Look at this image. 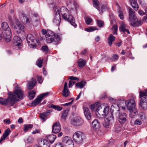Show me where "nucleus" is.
I'll return each instance as SVG.
<instances>
[{"label": "nucleus", "instance_id": "5", "mask_svg": "<svg viewBox=\"0 0 147 147\" xmlns=\"http://www.w3.org/2000/svg\"><path fill=\"white\" fill-rule=\"evenodd\" d=\"M129 20L130 25L133 26H138L141 24V21H138L135 15L134 11L131 8H129Z\"/></svg>", "mask_w": 147, "mask_h": 147}, {"label": "nucleus", "instance_id": "4", "mask_svg": "<svg viewBox=\"0 0 147 147\" xmlns=\"http://www.w3.org/2000/svg\"><path fill=\"white\" fill-rule=\"evenodd\" d=\"M1 27L4 40L7 42H10L11 40L12 33L7 23L6 22H3Z\"/></svg>", "mask_w": 147, "mask_h": 147}, {"label": "nucleus", "instance_id": "56", "mask_svg": "<svg viewBox=\"0 0 147 147\" xmlns=\"http://www.w3.org/2000/svg\"><path fill=\"white\" fill-rule=\"evenodd\" d=\"M75 83V82H74L73 81H69V87L71 88V86H73L74 85Z\"/></svg>", "mask_w": 147, "mask_h": 147}, {"label": "nucleus", "instance_id": "14", "mask_svg": "<svg viewBox=\"0 0 147 147\" xmlns=\"http://www.w3.org/2000/svg\"><path fill=\"white\" fill-rule=\"evenodd\" d=\"M55 11L56 13L53 22L56 25H58L59 24L61 21L60 11L59 9H56Z\"/></svg>", "mask_w": 147, "mask_h": 147}, {"label": "nucleus", "instance_id": "55", "mask_svg": "<svg viewBox=\"0 0 147 147\" xmlns=\"http://www.w3.org/2000/svg\"><path fill=\"white\" fill-rule=\"evenodd\" d=\"M134 124L135 125H141L142 124V122L140 120L137 119L134 122Z\"/></svg>", "mask_w": 147, "mask_h": 147}, {"label": "nucleus", "instance_id": "16", "mask_svg": "<svg viewBox=\"0 0 147 147\" xmlns=\"http://www.w3.org/2000/svg\"><path fill=\"white\" fill-rule=\"evenodd\" d=\"M100 126L99 121L97 119L94 120L92 123V127L94 130L98 129L100 127Z\"/></svg>", "mask_w": 147, "mask_h": 147}, {"label": "nucleus", "instance_id": "30", "mask_svg": "<svg viewBox=\"0 0 147 147\" xmlns=\"http://www.w3.org/2000/svg\"><path fill=\"white\" fill-rule=\"evenodd\" d=\"M103 110H102V112L101 113V115L103 116H106L108 114L109 110V107L108 106H107L105 107H103Z\"/></svg>", "mask_w": 147, "mask_h": 147}, {"label": "nucleus", "instance_id": "9", "mask_svg": "<svg viewBox=\"0 0 147 147\" xmlns=\"http://www.w3.org/2000/svg\"><path fill=\"white\" fill-rule=\"evenodd\" d=\"M117 108L116 110L117 112L116 114L118 115L117 120L121 124H123L125 123L127 121V115L125 113H121L119 111V109L118 105L117 106Z\"/></svg>", "mask_w": 147, "mask_h": 147}, {"label": "nucleus", "instance_id": "25", "mask_svg": "<svg viewBox=\"0 0 147 147\" xmlns=\"http://www.w3.org/2000/svg\"><path fill=\"white\" fill-rule=\"evenodd\" d=\"M47 107L49 108H52L59 111H61L63 109L62 107H60L58 105H55L51 104H49L47 105Z\"/></svg>", "mask_w": 147, "mask_h": 147}, {"label": "nucleus", "instance_id": "37", "mask_svg": "<svg viewBox=\"0 0 147 147\" xmlns=\"http://www.w3.org/2000/svg\"><path fill=\"white\" fill-rule=\"evenodd\" d=\"M118 16L119 18L121 20H123L124 18V16L123 14V11L121 10L120 8H119V10L118 11Z\"/></svg>", "mask_w": 147, "mask_h": 147}, {"label": "nucleus", "instance_id": "2", "mask_svg": "<svg viewBox=\"0 0 147 147\" xmlns=\"http://www.w3.org/2000/svg\"><path fill=\"white\" fill-rule=\"evenodd\" d=\"M63 18L65 21L69 22L75 28L77 26L74 18L71 14H69L68 10L65 7H61L60 12Z\"/></svg>", "mask_w": 147, "mask_h": 147}, {"label": "nucleus", "instance_id": "61", "mask_svg": "<svg viewBox=\"0 0 147 147\" xmlns=\"http://www.w3.org/2000/svg\"><path fill=\"white\" fill-rule=\"evenodd\" d=\"M2 39L4 40V38L3 37V34H2V32L0 30V41H2Z\"/></svg>", "mask_w": 147, "mask_h": 147}, {"label": "nucleus", "instance_id": "18", "mask_svg": "<svg viewBox=\"0 0 147 147\" xmlns=\"http://www.w3.org/2000/svg\"><path fill=\"white\" fill-rule=\"evenodd\" d=\"M70 92L68 88L67 84L66 82H65L63 90L62 91L63 96L67 97L69 96Z\"/></svg>", "mask_w": 147, "mask_h": 147}, {"label": "nucleus", "instance_id": "10", "mask_svg": "<svg viewBox=\"0 0 147 147\" xmlns=\"http://www.w3.org/2000/svg\"><path fill=\"white\" fill-rule=\"evenodd\" d=\"M26 40L30 47L32 48L36 47L37 45L35 42H36V40L33 35L30 34H28L26 37Z\"/></svg>", "mask_w": 147, "mask_h": 147}, {"label": "nucleus", "instance_id": "34", "mask_svg": "<svg viewBox=\"0 0 147 147\" xmlns=\"http://www.w3.org/2000/svg\"><path fill=\"white\" fill-rule=\"evenodd\" d=\"M24 130L25 132L32 128L33 127V125L31 124H25L24 125Z\"/></svg>", "mask_w": 147, "mask_h": 147}, {"label": "nucleus", "instance_id": "48", "mask_svg": "<svg viewBox=\"0 0 147 147\" xmlns=\"http://www.w3.org/2000/svg\"><path fill=\"white\" fill-rule=\"evenodd\" d=\"M112 60L113 61H115L118 59L119 56L118 55L114 54L112 56Z\"/></svg>", "mask_w": 147, "mask_h": 147}, {"label": "nucleus", "instance_id": "8", "mask_svg": "<svg viewBox=\"0 0 147 147\" xmlns=\"http://www.w3.org/2000/svg\"><path fill=\"white\" fill-rule=\"evenodd\" d=\"M85 138V134L80 131L76 132L73 136V139L74 142L79 144H82Z\"/></svg>", "mask_w": 147, "mask_h": 147}, {"label": "nucleus", "instance_id": "29", "mask_svg": "<svg viewBox=\"0 0 147 147\" xmlns=\"http://www.w3.org/2000/svg\"><path fill=\"white\" fill-rule=\"evenodd\" d=\"M86 82L85 81H82L80 82L76 83L75 86L77 88H82L86 85Z\"/></svg>", "mask_w": 147, "mask_h": 147}, {"label": "nucleus", "instance_id": "52", "mask_svg": "<svg viewBox=\"0 0 147 147\" xmlns=\"http://www.w3.org/2000/svg\"><path fill=\"white\" fill-rule=\"evenodd\" d=\"M49 31L51 30H46L43 29L41 31V33L42 34L44 35L46 34V35H47Z\"/></svg>", "mask_w": 147, "mask_h": 147}, {"label": "nucleus", "instance_id": "54", "mask_svg": "<svg viewBox=\"0 0 147 147\" xmlns=\"http://www.w3.org/2000/svg\"><path fill=\"white\" fill-rule=\"evenodd\" d=\"M26 141L29 143H32L33 141V139L31 137H29Z\"/></svg>", "mask_w": 147, "mask_h": 147}, {"label": "nucleus", "instance_id": "50", "mask_svg": "<svg viewBox=\"0 0 147 147\" xmlns=\"http://www.w3.org/2000/svg\"><path fill=\"white\" fill-rule=\"evenodd\" d=\"M41 49L44 52L47 51L49 50L48 47L46 45L42 46Z\"/></svg>", "mask_w": 147, "mask_h": 147}, {"label": "nucleus", "instance_id": "24", "mask_svg": "<svg viewBox=\"0 0 147 147\" xmlns=\"http://www.w3.org/2000/svg\"><path fill=\"white\" fill-rule=\"evenodd\" d=\"M130 4L135 10H137L138 8V5L136 0H129Z\"/></svg>", "mask_w": 147, "mask_h": 147}, {"label": "nucleus", "instance_id": "23", "mask_svg": "<svg viewBox=\"0 0 147 147\" xmlns=\"http://www.w3.org/2000/svg\"><path fill=\"white\" fill-rule=\"evenodd\" d=\"M56 138V136L53 134L47 135L46 136L47 140L51 144H52L54 142Z\"/></svg>", "mask_w": 147, "mask_h": 147}, {"label": "nucleus", "instance_id": "57", "mask_svg": "<svg viewBox=\"0 0 147 147\" xmlns=\"http://www.w3.org/2000/svg\"><path fill=\"white\" fill-rule=\"evenodd\" d=\"M69 79H70L71 80H76L77 81H78L79 79L78 78L74 77L73 76H70L69 78Z\"/></svg>", "mask_w": 147, "mask_h": 147}, {"label": "nucleus", "instance_id": "42", "mask_svg": "<svg viewBox=\"0 0 147 147\" xmlns=\"http://www.w3.org/2000/svg\"><path fill=\"white\" fill-rule=\"evenodd\" d=\"M40 116L41 119L43 120L44 121H45V119L47 117V115L44 112L42 113H40Z\"/></svg>", "mask_w": 147, "mask_h": 147}, {"label": "nucleus", "instance_id": "39", "mask_svg": "<svg viewBox=\"0 0 147 147\" xmlns=\"http://www.w3.org/2000/svg\"><path fill=\"white\" fill-rule=\"evenodd\" d=\"M42 59L40 58L38 59L36 62V65L39 67L41 68L42 67Z\"/></svg>", "mask_w": 147, "mask_h": 147}, {"label": "nucleus", "instance_id": "7", "mask_svg": "<svg viewBox=\"0 0 147 147\" xmlns=\"http://www.w3.org/2000/svg\"><path fill=\"white\" fill-rule=\"evenodd\" d=\"M14 26V30L19 36L25 35L24 26L17 19H15Z\"/></svg>", "mask_w": 147, "mask_h": 147}, {"label": "nucleus", "instance_id": "46", "mask_svg": "<svg viewBox=\"0 0 147 147\" xmlns=\"http://www.w3.org/2000/svg\"><path fill=\"white\" fill-rule=\"evenodd\" d=\"M49 94V92H47L46 93L41 94L38 96L40 97V99L42 100L43 98L45 97H47V96H48Z\"/></svg>", "mask_w": 147, "mask_h": 147}, {"label": "nucleus", "instance_id": "41", "mask_svg": "<svg viewBox=\"0 0 147 147\" xmlns=\"http://www.w3.org/2000/svg\"><path fill=\"white\" fill-rule=\"evenodd\" d=\"M147 96V92L140 91V92L139 96L140 98H142V97H144V96Z\"/></svg>", "mask_w": 147, "mask_h": 147}, {"label": "nucleus", "instance_id": "19", "mask_svg": "<svg viewBox=\"0 0 147 147\" xmlns=\"http://www.w3.org/2000/svg\"><path fill=\"white\" fill-rule=\"evenodd\" d=\"M104 106L103 105H100V103L98 102L97 105V107L98 108L96 109L97 111L96 113V115L98 117H100L101 116V113L102 112L103 108Z\"/></svg>", "mask_w": 147, "mask_h": 147}, {"label": "nucleus", "instance_id": "31", "mask_svg": "<svg viewBox=\"0 0 147 147\" xmlns=\"http://www.w3.org/2000/svg\"><path fill=\"white\" fill-rule=\"evenodd\" d=\"M86 61L82 59H80L78 61V65L80 67H83L86 65Z\"/></svg>", "mask_w": 147, "mask_h": 147}, {"label": "nucleus", "instance_id": "27", "mask_svg": "<svg viewBox=\"0 0 147 147\" xmlns=\"http://www.w3.org/2000/svg\"><path fill=\"white\" fill-rule=\"evenodd\" d=\"M42 100L38 96L32 102L31 105L32 107H35L38 104L40 103L41 101Z\"/></svg>", "mask_w": 147, "mask_h": 147}, {"label": "nucleus", "instance_id": "13", "mask_svg": "<svg viewBox=\"0 0 147 147\" xmlns=\"http://www.w3.org/2000/svg\"><path fill=\"white\" fill-rule=\"evenodd\" d=\"M111 112L110 113L106 115L107 117L105 118V119L107 121H109L111 123H112L113 120V113L114 111H116V108H114L113 106L112 107V106L111 107Z\"/></svg>", "mask_w": 147, "mask_h": 147}, {"label": "nucleus", "instance_id": "58", "mask_svg": "<svg viewBox=\"0 0 147 147\" xmlns=\"http://www.w3.org/2000/svg\"><path fill=\"white\" fill-rule=\"evenodd\" d=\"M30 82L32 84H34L35 85L37 82L36 80L35 79L33 78H32L31 80V82Z\"/></svg>", "mask_w": 147, "mask_h": 147}, {"label": "nucleus", "instance_id": "40", "mask_svg": "<svg viewBox=\"0 0 147 147\" xmlns=\"http://www.w3.org/2000/svg\"><path fill=\"white\" fill-rule=\"evenodd\" d=\"M98 30L95 27L90 26L88 28L85 29V30L88 32L93 31L95 30Z\"/></svg>", "mask_w": 147, "mask_h": 147}, {"label": "nucleus", "instance_id": "53", "mask_svg": "<svg viewBox=\"0 0 147 147\" xmlns=\"http://www.w3.org/2000/svg\"><path fill=\"white\" fill-rule=\"evenodd\" d=\"M139 1L141 4L147 5V0H139Z\"/></svg>", "mask_w": 147, "mask_h": 147}, {"label": "nucleus", "instance_id": "51", "mask_svg": "<svg viewBox=\"0 0 147 147\" xmlns=\"http://www.w3.org/2000/svg\"><path fill=\"white\" fill-rule=\"evenodd\" d=\"M37 79L38 82L40 84H41L43 81V79L42 77L41 76H38Z\"/></svg>", "mask_w": 147, "mask_h": 147}, {"label": "nucleus", "instance_id": "35", "mask_svg": "<svg viewBox=\"0 0 147 147\" xmlns=\"http://www.w3.org/2000/svg\"><path fill=\"white\" fill-rule=\"evenodd\" d=\"M35 92L34 90L30 91L28 92V96H29V99H32L35 97Z\"/></svg>", "mask_w": 147, "mask_h": 147}, {"label": "nucleus", "instance_id": "44", "mask_svg": "<svg viewBox=\"0 0 147 147\" xmlns=\"http://www.w3.org/2000/svg\"><path fill=\"white\" fill-rule=\"evenodd\" d=\"M105 122L103 124V125L104 127L106 128H108L109 127V126L110 124L112 123H111L109 121H107L105 119Z\"/></svg>", "mask_w": 147, "mask_h": 147}, {"label": "nucleus", "instance_id": "59", "mask_svg": "<svg viewBox=\"0 0 147 147\" xmlns=\"http://www.w3.org/2000/svg\"><path fill=\"white\" fill-rule=\"evenodd\" d=\"M139 14L141 16L146 14L143 11L140 10L138 11Z\"/></svg>", "mask_w": 147, "mask_h": 147}, {"label": "nucleus", "instance_id": "47", "mask_svg": "<svg viewBox=\"0 0 147 147\" xmlns=\"http://www.w3.org/2000/svg\"><path fill=\"white\" fill-rule=\"evenodd\" d=\"M92 19L89 17H86L85 19L86 23L87 25H89L92 22Z\"/></svg>", "mask_w": 147, "mask_h": 147}, {"label": "nucleus", "instance_id": "12", "mask_svg": "<svg viewBox=\"0 0 147 147\" xmlns=\"http://www.w3.org/2000/svg\"><path fill=\"white\" fill-rule=\"evenodd\" d=\"M139 107L143 110H147V99L145 97L141 98L139 103Z\"/></svg>", "mask_w": 147, "mask_h": 147}, {"label": "nucleus", "instance_id": "38", "mask_svg": "<svg viewBox=\"0 0 147 147\" xmlns=\"http://www.w3.org/2000/svg\"><path fill=\"white\" fill-rule=\"evenodd\" d=\"M11 132V131L10 129L8 128L5 131L2 136L6 138L9 136Z\"/></svg>", "mask_w": 147, "mask_h": 147}, {"label": "nucleus", "instance_id": "3", "mask_svg": "<svg viewBox=\"0 0 147 147\" xmlns=\"http://www.w3.org/2000/svg\"><path fill=\"white\" fill-rule=\"evenodd\" d=\"M125 103L128 110L129 111V115L130 117L134 118L138 114V110L135 107V101L133 99H130L125 101Z\"/></svg>", "mask_w": 147, "mask_h": 147}, {"label": "nucleus", "instance_id": "11", "mask_svg": "<svg viewBox=\"0 0 147 147\" xmlns=\"http://www.w3.org/2000/svg\"><path fill=\"white\" fill-rule=\"evenodd\" d=\"M71 124L73 126L79 127L82 125L84 123L83 119L80 117H76L73 118L71 121Z\"/></svg>", "mask_w": 147, "mask_h": 147}, {"label": "nucleus", "instance_id": "64", "mask_svg": "<svg viewBox=\"0 0 147 147\" xmlns=\"http://www.w3.org/2000/svg\"><path fill=\"white\" fill-rule=\"evenodd\" d=\"M101 8L102 9V10H101V11L103 12L102 10H103L105 9V8H107V5H102L101 7Z\"/></svg>", "mask_w": 147, "mask_h": 147}, {"label": "nucleus", "instance_id": "1", "mask_svg": "<svg viewBox=\"0 0 147 147\" xmlns=\"http://www.w3.org/2000/svg\"><path fill=\"white\" fill-rule=\"evenodd\" d=\"M16 89L13 92H9V96L7 98L0 97V104L8 107L13 106L17 101L21 100L24 96L21 89L18 85L16 86Z\"/></svg>", "mask_w": 147, "mask_h": 147}, {"label": "nucleus", "instance_id": "22", "mask_svg": "<svg viewBox=\"0 0 147 147\" xmlns=\"http://www.w3.org/2000/svg\"><path fill=\"white\" fill-rule=\"evenodd\" d=\"M13 42L15 46H19L21 44L22 40L20 37L17 36H15L13 38Z\"/></svg>", "mask_w": 147, "mask_h": 147}, {"label": "nucleus", "instance_id": "15", "mask_svg": "<svg viewBox=\"0 0 147 147\" xmlns=\"http://www.w3.org/2000/svg\"><path fill=\"white\" fill-rule=\"evenodd\" d=\"M52 132L54 134L58 133L61 130V125L59 122L55 123L53 125L52 127Z\"/></svg>", "mask_w": 147, "mask_h": 147}, {"label": "nucleus", "instance_id": "21", "mask_svg": "<svg viewBox=\"0 0 147 147\" xmlns=\"http://www.w3.org/2000/svg\"><path fill=\"white\" fill-rule=\"evenodd\" d=\"M84 113L86 119L89 121L91 117V113L88 108L86 107H84Z\"/></svg>", "mask_w": 147, "mask_h": 147}, {"label": "nucleus", "instance_id": "28", "mask_svg": "<svg viewBox=\"0 0 147 147\" xmlns=\"http://www.w3.org/2000/svg\"><path fill=\"white\" fill-rule=\"evenodd\" d=\"M23 18L22 22L24 24H29L30 22L29 18H28L25 14H22Z\"/></svg>", "mask_w": 147, "mask_h": 147}, {"label": "nucleus", "instance_id": "43", "mask_svg": "<svg viewBox=\"0 0 147 147\" xmlns=\"http://www.w3.org/2000/svg\"><path fill=\"white\" fill-rule=\"evenodd\" d=\"M140 119L144 121L146 119V116L144 113L141 112L139 114Z\"/></svg>", "mask_w": 147, "mask_h": 147}, {"label": "nucleus", "instance_id": "45", "mask_svg": "<svg viewBox=\"0 0 147 147\" xmlns=\"http://www.w3.org/2000/svg\"><path fill=\"white\" fill-rule=\"evenodd\" d=\"M35 86L34 84H32L30 82H29L28 84V88L29 90L32 89Z\"/></svg>", "mask_w": 147, "mask_h": 147}, {"label": "nucleus", "instance_id": "32", "mask_svg": "<svg viewBox=\"0 0 147 147\" xmlns=\"http://www.w3.org/2000/svg\"><path fill=\"white\" fill-rule=\"evenodd\" d=\"M69 111V110L67 109L63 111L62 113L61 118L63 119H65L67 117V115Z\"/></svg>", "mask_w": 147, "mask_h": 147}, {"label": "nucleus", "instance_id": "63", "mask_svg": "<svg viewBox=\"0 0 147 147\" xmlns=\"http://www.w3.org/2000/svg\"><path fill=\"white\" fill-rule=\"evenodd\" d=\"M64 147H74V143L71 144H66V146H64Z\"/></svg>", "mask_w": 147, "mask_h": 147}, {"label": "nucleus", "instance_id": "20", "mask_svg": "<svg viewBox=\"0 0 147 147\" xmlns=\"http://www.w3.org/2000/svg\"><path fill=\"white\" fill-rule=\"evenodd\" d=\"M62 142L64 146H65L66 144H69L74 143L71 139L70 137L67 136L63 138Z\"/></svg>", "mask_w": 147, "mask_h": 147}, {"label": "nucleus", "instance_id": "17", "mask_svg": "<svg viewBox=\"0 0 147 147\" xmlns=\"http://www.w3.org/2000/svg\"><path fill=\"white\" fill-rule=\"evenodd\" d=\"M127 25L123 22H122L119 28V30L121 32L125 33L126 32L128 34H129L130 32L128 29H126Z\"/></svg>", "mask_w": 147, "mask_h": 147}, {"label": "nucleus", "instance_id": "6", "mask_svg": "<svg viewBox=\"0 0 147 147\" xmlns=\"http://www.w3.org/2000/svg\"><path fill=\"white\" fill-rule=\"evenodd\" d=\"M45 36L47 43L53 42L54 44L56 45L60 40V36L52 31H49L47 35H46Z\"/></svg>", "mask_w": 147, "mask_h": 147}, {"label": "nucleus", "instance_id": "49", "mask_svg": "<svg viewBox=\"0 0 147 147\" xmlns=\"http://www.w3.org/2000/svg\"><path fill=\"white\" fill-rule=\"evenodd\" d=\"M97 24L99 27H102L104 26V22L100 20H97Z\"/></svg>", "mask_w": 147, "mask_h": 147}, {"label": "nucleus", "instance_id": "36", "mask_svg": "<svg viewBox=\"0 0 147 147\" xmlns=\"http://www.w3.org/2000/svg\"><path fill=\"white\" fill-rule=\"evenodd\" d=\"M98 102H96L95 104L92 105L90 106V108L91 109L92 111H97L96 109L97 108V105Z\"/></svg>", "mask_w": 147, "mask_h": 147}, {"label": "nucleus", "instance_id": "26", "mask_svg": "<svg viewBox=\"0 0 147 147\" xmlns=\"http://www.w3.org/2000/svg\"><path fill=\"white\" fill-rule=\"evenodd\" d=\"M115 37L112 34H110L108 37V43L109 46H111L113 43V42L115 40Z\"/></svg>", "mask_w": 147, "mask_h": 147}, {"label": "nucleus", "instance_id": "60", "mask_svg": "<svg viewBox=\"0 0 147 147\" xmlns=\"http://www.w3.org/2000/svg\"><path fill=\"white\" fill-rule=\"evenodd\" d=\"M40 132V130L39 129H36L35 131L32 132V134H35L36 133H39Z\"/></svg>", "mask_w": 147, "mask_h": 147}, {"label": "nucleus", "instance_id": "33", "mask_svg": "<svg viewBox=\"0 0 147 147\" xmlns=\"http://www.w3.org/2000/svg\"><path fill=\"white\" fill-rule=\"evenodd\" d=\"M93 4L94 7L98 11H100V9L99 6V2L98 0H93Z\"/></svg>", "mask_w": 147, "mask_h": 147}, {"label": "nucleus", "instance_id": "62", "mask_svg": "<svg viewBox=\"0 0 147 147\" xmlns=\"http://www.w3.org/2000/svg\"><path fill=\"white\" fill-rule=\"evenodd\" d=\"M71 103H72V102H70L68 103L62 104L61 105L62 106H68L71 105Z\"/></svg>", "mask_w": 147, "mask_h": 147}]
</instances>
